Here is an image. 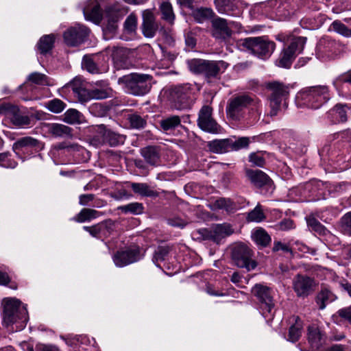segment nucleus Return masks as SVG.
Listing matches in <instances>:
<instances>
[{"label":"nucleus","instance_id":"f257e3e1","mask_svg":"<svg viewBox=\"0 0 351 351\" xmlns=\"http://www.w3.org/2000/svg\"><path fill=\"white\" fill-rule=\"evenodd\" d=\"M118 83L123 86L127 93L135 96H143L150 91L154 80L151 75L132 73L119 77Z\"/></svg>","mask_w":351,"mask_h":351},{"label":"nucleus","instance_id":"f03ea898","mask_svg":"<svg viewBox=\"0 0 351 351\" xmlns=\"http://www.w3.org/2000/svg\"><path fill=\"white\" fill-rule=\"evenodd\" d=\"M329 88L325 85H317L302 89L297 95L298 102L312 109H318L330 99Z\"/></svg>","mask_w":351,"mask_h":351},{"label":"nucleus","instance_id":"7ed1b4c3","mask_svg":"<svg viewBox=\"0 0 351 351\" xmlns=\"http://www.w3.org/2000/svg\"><path fill=\"white\" fill-rule=\"evenodd\" d=\"M191 71L196 74L204 75L207 82L213 78L219 79L221 74L224 73L228 63L223 60H206L202 59H192L187 61Z\"/></svg>","mask_w":351,"mask_h":351},{"label":"nucleus","instance_id":"20e7f679","mask_svg":"<svg viewBox=\"0 0 351 351\" xmlns=\"http://www.w3.org/2000/svg\"><path fill=\"white\" fill-rule=\"evenodd\" d=\"M239 45L263 60L269 58L276 48L275 43L265 36L248 37L241 39Z\"/></svg>","mask_w":351,"mask_h":351},{"label":"nucleus","instance_id":"39448f33","mask_svg":"<svg viewBox=\"0 0 351 351\" xmlns=\"http://www.w3.org/2000/svg\"><path fill=\"white\" fill-rule=\"evenodd\" d=\"M3 319L6 326L20 322V327L23 328L27 322V311L25 307L21 306L19 300L5 299Z\"/></svg>","mask_w":351,"mask_h":351},{"label":"nucleus","instance_id":"423d86ee","mask_svg":"<svg viewBox=\"0 0 351 351\" xmlns=\"http://www.w3.org/2000/svg\"><path fill=\"white\" fill-rule=\"evenodd\" d=\"M266 88L271 92L269 95L270 116H276L280 109L282 103L287 107V99L289 95L290 88L278 82H269Z\"/></svg>","mask_w":351,"mask_h":351},{"label":"nucleus","instance_id":"0eeeda50","mask_svg":"<svg viewBox=\"0 0 351 351\" xmlns=\"http://www.w3.org/2000/svg\"><path fill=\"white\" fill-rule=\"evenodd\" d=\"M95 130L96 134L92 138L91 143L95 146L107 143L111 147H116L125 143V135L112 131L104 124L96 125Z\"/></svg>","mask_w":351,"mask_h":351},{"label":"nucleus","instance_id":"6e6552de","mask_svg":"<svg viewBox=\"0 0 351 351\" xmlns=\"http://www.w3.org/2000/svg\"><path fill=\"white\" fill-rule=\"evenodd\" d=\"M258 101L247 94H241L232 97L226 106V114L232 120L240 119L243 111L249 106H258Z\"/></svg>","mask_w":351,"mask_h":351},{"label":"nucleus","instance_id":"1a4fd4ad","mask_svg":"<svg viewBox=\"0 0 351 351\" xmlns=\"http://www.w3.org/2000/svg\"><path fill=\"white\" fill-rule=\"evenodd\" d=\"M231 257L237 267L245 268L248 271L257 266V263L253 259L252 250L243 243L235 244L232 247Z\"/></svg>","mask_w":351,"mask_h":351},{"label":"nucleus","instance_id":"9d476101","mask_svg":"<svg viewBox=\"0 0 351 351\" xmlns=\"http://www.w3.org/2000/svg\"><path fill=\"white\" fill-rule=\"evenodd\" d=\"M317 282L313 278L304 274H298L292 279V289L295 295L304 299L311 295L317 289Z\"/></svg>","mask_w":351,"mask_h":351},{"label":"nucleus","instance_id":"9b49d317","mask_svg":"<svg viewBox=\"0 0 351 351\" xmlns=\"http://www.w3.org/2000/svg\"><path fill=\"white\" fill-rule=\"evenodd\" d=\"M234 232L232 226L228 223L217 224L213 230L200 228L193 232L197 239L212 240L218 243L222 238L231 235Z\"/></svg>","mask_w":351,"mask_h":351},{"label":"nucleus","instance_id":"f8f14e48","mask_svg":"<svg viewBox=\"0 0 351 351\" xmlns=\"http://www.w3.org/2000/svg\"><path fill=\"white\" fill-rule=\"evenodd\" d=\"M252 293L258 301L262 314L267 317L274 307L271 289L267 286L256 284L252 289Z\"/></svg>","mask_w":351,"mask_h":351},{"label":"nucleus","instance_id":"ddd939ff","mask_svg":"<svg viewBox=\"0 0 351 351\" xmlns=\"http://www.w3.org/2000/svg\"><path fill=\"white\" fill-rule=\"evenodd\" d=\"M0 114L9 119L16 126L24 127L30 123V117L15 105L10 103L0 104Z\"/></svg>","mask_w":351,"mask_h":351},{"label":"nucleus","instance_id":"4468645a","mask_svg":"<svg viewBox=\"0 0 351 351\" xmlns=\"http://www.w3.org/2000/svg\"><path fill=\"white\" fill-rule=\"evenodd\" d=\"M144 254L138 246H134L125 250L117 251L112 256V261L118 267H123L140 261Z\"/></svg>","mask_w":351,"mask_h":351},{"label":"nucleus","instance_id":"2eb2a0df","mask_svg":"<svg viewBox=\"0 0 351 351\" xmlns=\"http://www.w3.org/2000/svg\"><path fill=\"white\" fill-rule=\"evenodd\" d=\"M89 33V29L85 25L77 24L64 32V41L68 46L77 47L87 40Z\"/></svg>","mask_w":351,"mask_h":351},{"label":"nucleus","instance_id":"dca6fc26","mask_svg":"<svg viewBox=\"0 0 351 351\" xmlns=\"http://www.w3.org/2000/svg\"><path fill=\"white\" fill-rule=\"evenodd\" d=\"M191 94V88L189 85L178 86L171 89L170 101L176 109L186 108L190 106Z\"/></svg>","mask_w":351,"mask_h":351},{"label":"nucleus","instance_id":"f3484780","mask_svg":"<svg viewBox=\"0 0 351 351\" xmlns=\"http://www.w3.org/2000/svg\"><path fill=\"white\" fill-rule=\"evenodd\" d=\"M213 109L208 106H204L199 112L198 117V125L204 131L218 134L221 132V126L212 117Z\"/></svg>","mask_w":351,"mask_h":351},{"label":"nucleus","instance_id":"a211bd4d","mask_svg":"<svg viewBox=\"0 0 351 351\" xmlns=\"http://www.w3.org/2000/svg\"><path fill=\"white\" fill-rule=\"evenodd\" d=\"M83 229L93 237L104 241L114 231V221L108 219L91 226H84Z\"/></svg>","mask_w":351,"mask_h":351},{"label":"nucleus","instance_id":"6ab92c4d","mask_svg":"<svg viewBox=\"0 0 351 351\" xmlns=\"http://www.w3.org/2000/svg\"><path fill=\"white\" fill-rule=\"evenodd\" d=\"M246 176L255 187L264 188L267 191L274 189L273 181L265 172L258 169H248L246 171Z\"/></svg>","mask_w":351,"mask_h":351},{"label":"nucleus","instance_id":"aec40b11","mask_svg":"<svg viewBox=\"0 0 351 351\" xmlns=\"http://www.w3.org/2000/svg\"><path fill=\"white\" fill-rule=\"evenodd\" d=\"M64 88L71 90L74 96L82 104L91 100L90 90H88L85 88L80 78H74L71 82L68 83Z\"/></svg>","mask_w":351,"mask_h":351},{"label":"nucleus","instance_id":"412c9836","mask_svg":"<svg viewBox=\"0 0 351 351\" xmlns=\"http://www.w3.org/2000/svg\"><path fill=\"white\" fill-rule=\"evenodd\" d=\"M234 24L232 21L217 17L212 21L213 35L218 39L226 40L232 35L230 27Z\"/></svg>","mask_w":351,"mask_h":351},{"label":"nucleus","instance_id":"4be33fe9","mask_svg":"<svg viewBox=\"0 0 351 351\" xmlns=\"http://www.w3.org/2000/svg\"><path fill=\"white\" fill-rule=\"evenodd\" d=\"M142 32L146 38H153L158 30V25L155 16L151 10H145L142 13Z\"/></svg>","mask_w":351,"mask_h":351},{"label":"nucleus","instance_id":"5701e85b","mask_svg":"<svg viewBox=\"0 0 351 351\" xmlns=\"http://www.w3.org/2000/svg\"><path fill=\"white\" fill-rule=\"evenodd\" d=\"M102 0H88L83 8V13L86 20L95 23H99L102 19L101 1Z\"/></svg>","mask_w":351,"mask_h":351},{"label":"nucleus","instance_id":"b1692460","mask_svg":"<svg viewBox=\"0 0 351 351\" xmlns=\"http://www.w3.org/2000/svg\"><path fill=\"white\" fill-rule=\"evenodd\" d=\"M337 299V296L327 285H322L319 291L317 293L315 302L319 310H324L326 306Z\"/></svg>","mask_w":351,"mask_h":351},{"label":"nucleus","instance_id":"393cba45","mask_svg":"<svg viewBox=\"0 0 351 351\" xmlns=\"http://www.w3.org/2000/svg\"><path fill=\"white\" fill-rule=\"evenodd\" d=\"M307 339L312 351H317L325 343V335L315 324L308 326Z\"/></svg>","mask_w":351,"mask_h":351},{"label":"nucleus","instance_id":"a878e982","mask_svg":"<svg viewBox=\"0 0 351 351\" xmlns=\"http://www.w3.org/2000/svg\"><path fill=\"white\" fill-rule=\"evenodd\" d=\"M141 154L145 160L152 166L160 165V148L158 146H147L141 149Z\"/></svg>","mask_w":351,"mask_h":351},{"label":"nucleus","instance_id":"bb28decb","mask_svg":"<svg viewBox=\"0 0 351 351\" xmlns=\"http://www.w3.org/2000/svg\"><path fill=\"white\" fill-rule=\"evenodd\" d=\"M46 131L56 138H68L72 136V129L61 123H47Z\"/></svg>","mask_w":351,"mask_h":351},{"label":"nucleus","instance_id":"cd10ccee","mask_svg":"<svg viewBox=\"0 0 351 351\" xmlns=\"http://www.w3.org/2000/svg\"><path fill=\"white\" fill-rule=\"evenodd\" d=\"M337 44L328 38H322L317 46V53L323 56L332 57L336 53Z\"/></svg>","mask_w":351,"mask_h":351},{"label":"nucleus","instance_id":"c85d7f7f","mask_svg":"<svg viewBox=\"0 0 351 351\" xmlns=\"http://www.w3.org/2000/svg\"><path fill=\"white\" fill-rule=\"evenodd\" d=\"M130 187L135 194L142 197H157L159 193L145 182H132Z\"/></svg>","mask_w":351,"mask_h":351},{"label":"nucleus","instance_id":"c756f323","mask_svg":"<svg viewBox=\"0 0 351 351\" xmlns=\"http://www.w3.org/2000/svg\"><path fill=\"white\" fill-rule=\"evenodd\" d=\"M27 147L34 148L35 151L38 152L43 148V145L37 139L30 136L21 138L13 145L14 151Z\"/></svg>","mask_w":351,"mask_h":351},{"label":"nucleus","instance_id":"7c9ffc66","mask_svg":"<svg viewBox=\"0 0 351 351\" xmlns=\"http://www.w3.org/2000/svg\"><path fill=\"white\" fill-rule=\"evenodd\" d=\"M209 150L215 154L231 152L230 138L215 139L208 142Z\"/></svg>","mask_w":351,"mask_h":351},{"label":"nucleus","instance_id":"2f4dec72","mask_svg":"<svg viewBox=\"0 0 351 351\" xmlns=\"http://www.w3.org/2000/svg\"><path fill=\"white\" fill-rule=\"evenodd\" d=\"M180 125H181V119L177 115L167 117L160 121V126L166 134L171 133Z\"/></svg>","mask_w":351,"mask_h":351},{"label":"nucleus","instance_id":"473e14b6","mask_svg":"<svg viewBox=\"0 0 351 351\" xmlns=\"http://www.w3.org/2000/svg\"><path fill=\"white\" fill-rule=\"evenodd\" d=\"M100 216V212L92 209L84 208H82L78 214L73 217V221L77 223H84L86 221H90L93 219H97Z\"/></svg>","mask_w":351,"mask_h":351},{"label":"nucleus","instance_id":"72a5a7b5","mask_svg":"<svg viewBox=\"0 0 351 351\" xmlns=\"http://www.w3.org/2000/svg\"><path fill=\"white\" fill-rule=\"evenodd\" d=\"M288 42L289 44L285 48L293 52L295 56H297L303 51L306 42V38L302 36L291 37L288 39Z\"/></svg>","mask_w":351,"mask_h":351},{"label":"nucleus","instance_id":"f704fd0d","mask_svg":"<svg viewBox=\"0 0 351 351\" xmlns=\"http://www.w3.org/2000/svg\"><path fill=\"white\" fill-rule=\"evenodd\" d=\"M121 18V14L119 12L108 10L106 13V24L104 27L105 30L110 33L115 32Z\"/></svg>","mask_w":351,"mask_h":351},{"label":"nucleus","instance_id":"c9c22d12","mask_svg":"<svg viewBox=\"0 0 351 351\" xmlns=\"http://www.w3.org/2000/svg\"><path fill=\"white\" fill-rule=\"evenodd\" d=\"M172 248L168 245H159L154 251L152 261L154 263L160 267L159 263L165 261L168 259Z\"/></svg>","mask_w":351,"mask_h":351},{"label":"nucleus","instance_id":"e433bc0d","mask_svg":"<svg viewBox=\"0 0 351 351\" xmlns=\"http://www.w3.org/2000/svg\"><path fill=\"white\" fill-rule=\"evenodd\" d=\"M159 10L161 13V18L169 23L172 24L175 20V14L171 3L167 0L160 3Z\"/></svg>","mask_w":351,"mask_h":351},{"label":"nucleus","instance_id":"4c0bfd02","mask_svg":"<svg viewBox=\"0 0 351 351\" xmlns=\"http://www.w3.org/2000/svg\"><path fill=\"white\" fill-rule=\"evenodd\" d=\"M295 58L296 56L293 54V52H291L285 47L276 60V65L280 67L289 69Z\"/></svg>","mask_w":351,"mask_h":351},{"label":"nucleus","instance_id":"58836bf2","mask_svg":"<svg viewBox=\"0 0 351 351\" xmlns=\"http://www.w3.org/2000/svg\"><path fill=\"white\" fill-rule=\"evenodd\" d=\"M306 222L309 229L320 236H326L330 233L326 228L313 216L308 217Z\"/></svg>","mask_w":351,"mask_h":351},{"label":"nucleus","instance_id":"ea45409f","mask_svg":"<svg viewBox=\"0 0 351 351\" xmlns=\"http://www.w3.org/2000/svg\"><path fill=\"white\" fill-rule=\"evenodd\" d=\"M55 37L53 34L42 36L37 43L38 49L41 54H46L51 51L53 47Z\"/></svg>","mask_w":351,"mask_h":351},{"label":"nucleus","instance_id":"a19ab883","mask_svg":"<svg viewBox=\"0 0 351 351\" xmlns=\"http://www.w3.org/2000/svg\"><path fill=\"white\" fill-rule=\"evenodd\" d=\"M328 117H331L332 121L335 123L345 122L347 120L346 106L342 105H336L328 112Z\"/></svg>","mask_w":351,"mask_h":351},{"label":"nucleus","instance_id":"79ce46f5","mask_svg":"<svg viewBox=\"0 0 351 351\" xmlns=\"http://www.w3.org/2000/svg\"><path fill=\"white\" fill-rule=\"evenodd\" d=\"M253 241L261 247L267 246L271 242V237L263 228L255 230L252 234Z\"/></svg>","mask_w":351,"mask_h":351},{"label":"nucleus","instance_id":"37998d69","mask_svg":"<svg viewBox=\"0 0 351 351\" xmlns=\"http://www.w3.org/2000/svg\"><path fill=\"white\" fill-rule=\"evenodd\" d=\"M217 208L225 210L227 213H234L237 210L236 204L230 198L221 197L215 202Z\"/></svg>","mask_w":351,"mask_h":351},{"label":"nucleus","instance_id":"c03bdc74","mask_svg":"<svg viewBox=\"0 0 351 351\" xmlns=\"http://www.w3.org/2000/svg\"><path fill=\"white\" fill-rule=\"evenodd\" d=\"M195 20L199 23L213 17L215 13L211 8H201L195 10L193 13Z\"/></svg>","mask_w":351,"mask_h":351},{"label":"nucleus","instance_id":"a18cd8bd","mask_svg":"<svg viewBox=\"0 0 351 351\" xmlns=\"http://www.w3.org/2000/svg\"><path fill=\"white\" fill-rule=\"evenodd\" d=\"M302 326L300 322L296 321V322L291 326L289 328L287 340L295 343L299 340L302 335Z\"/></svg>","mask_w":351,"mask_h":351},{"label":"nucleus","instance_id":"49530a36","mask_svg":"<svg viewBox=\"0 0 351 351\" xmlns=\"http://www.w3.org/2000/svg\"><path fill=\"white\" fill-rule=\"evenodd\" d=\"M91 99H104L110 97L112 94V90L108 86L102 88L90 89Z\"/></svg>","mask_w":351,"mask_h":351},{"label":"nucleus","instance_id":"de8ad7c7","mask_svg":"<svg viewBox=\"0 0 351 351\" xmlns=\"http://www.w3.org/2000/svg\"><path fill=\"white\" fill-rule=\"evenodd\" d=\"M333 317L341 324L351 326V305L339 309Z\"/></svg>","mask_w":351,"mask_h":351},{"label":"nucleus","instance_id":"09e8293b","mask_svg":"<svg viewBox=\"0 0 351 351\" xmlns=\"http://www.w3.org/2000/svg\"><path fill=\"white\" fill-rule=\"evenodd\" d=\"M82 114L77 110L70 108L63 114V121L69 124L81 123Z\"/></svg>","mask_w":351,"mask_h":351},{"label":"nucleus","instance_id":"8fccbe9b","mask_svg":"<svg viewBox=\"0 0 351 351\" xmlns=\"http://www.w3.org/2000/svg\"><path fill=\"white\" fill-rule=\"evenodd\" d=\"M127 120L129 121L130 126L135 129L144 128L147 123L146 120L136 113L128 114Z\"/></svg>","mask_w":351,"mask_h":351},{"label":"nucleus","instance_id":"3c124183","mask_svg":"<svg viewBox=\"0 0 351 351\" xmlns=\"http://www.w3.org/2000/svg\"><path fill=\"white\" fill-rule=\"evenodd\" d=\"M66 106V104L60 99H53L46 104V108L53 113H60L62 112Z\"/></svg>","mask_w":351,"mask_h":351},{"label":"nucleus","instance_id":"603ef678","mask_svg":"<svg viewBox=\"0 0 351 351\" xmlns=\"http://www.w3.org/2000/svg\"><path fill=\"white\" fill-rule=\"evenodd\" d=\"M265 219V215L263 212L261 206L258 204L256 206L248 213L247 221L261 222Z\"/></svg>","mask_w":351,"mask_h":351},{"label":"nucleus","instance_id":"864d4df0","mask_svg":"<svg viewBox=\"0 0 351 351\" xmlns=\"http://www.w3.org/2000/svg\"><path fill=\"white\" fill-rule=\"evenodd\" d=\"M27 81L40 86L49 85V84L48 77L38 72H34L29 74L27 77Z\"/></svg>","mask_w":351,"mask_h":351},{"label":"nucleus","instance_id":"5fc2aeb1","mask_svg":"<svg viewBox=\"0 0 351 351\" xmlns=\"http://www.w3.org/2000/svg\"><path fill=\"white\" fill-rule=\"evenodd\" d=\"M250 143L249 137H240L238 139L233 140L230 138V148L232 151H238L241 149L247 148Z\"/></svg>","mask_w":351,"mask_h":351},{"label":"nucleus","instance_id":"6e6d98bb","mask_svg":"<svg viewBox=\"0 0 351 351\" xmlns=\"http://www.w3.org/2000/svg\"><path fill=\"white\" fill-rule=\"evenodd\" d=\"M137 16L132 13L125 19L123 27L127 33H134L137 29Z\"/></svg>","mask_w":351,"mask_h":351},{"label":"nucleus","instance_id":"4d7b16f0","mask_svg":"<svg viewBox=\"0 0 351 351\" xmlns=\"http://www.w3.org/2000/svg\"><path fill=\"white\" fill-rule=\"evenodd\" d=\"M11 156L8 152L0 153V166L3 168L14 169L18 163L13 159L10 158Z\"/></svg>","mask_w":351,"mask_h":351},{"label":"nucleus","instance_id":"13d9d810","mask_svg":"<svg viewBox=\"0 0 351 351\" xmlns=\"http://www.w3.org/2000/svg\"><path fill=\"white\" fill-rule=\"evenodd\" d=\"M331 27L332 29L345 37L351 36V29L348 28L346 25L341 23L340 21H335L332 23Z\"/></svg>","mask_w":351,"mask_h":351},{"label":"nucleus","instance_id":"bf43d9fd","mask_svg":"<svg viewBox=\"0 0 351 351\" xmlns=\"http://www.w3.org/2000/svg\"><path fill=\"white\" fill-rule=\"evenodd\" d=\"M82 66L90 73H99V68L93 58L90 56H84L82 59Z\"/></svg>","mask_w":351,"mask_h":351},{"label":"nucleus","instance_id":"052dcab7","mask_svg":"<svg viewBox=\"0 0 351 351\" xmlns=\"http://www.w3.org/2000/svg\"><path fill=\"white\" fill-rule=\"evenodd\" d=\"M341 230L347 235H351V212L345 214L341 219Z\"/></svg>","mask_w":351,"mask_h":351},{"label":"nucleus","instance_id":"680f3d73","mask_svg":"<svg viewBox=\"0 0 351 351\" xmlns=\"http://www.w3.org/2000/svg\"><path fill=\"white\" fill-rule=\"evenodd\" d=\"M121 209L125 213H131L137 215L143 212V206L141 203L133 202L122 206Z\"/></svg>","mask_w":351,"mask_h":351},{"label":"nucleus","instance_id":"e2e57ef3","mask_svg":"<svg viewBox=\"0 0 351 351\" xmlns=\"http://www.w3.org/2000/svg\"><path fill=\"white\" fill-rule=\"evenodd\" d=\"M344 83L351 84V70L341 74L332 82V84L336 88H340Z\"/></svg>","mask_w":351,"mask_h":351},{"label":"nucleus","instance_id":"0e129e2a","mask_svg":"<svg viewBox=\"0 0 351 351\" xmlns=\"http://www.w3.org/2000/svg\"><path fill=\"white\" fill-rule=\"evenodd\" d=\"M249 161L254 165L262 167L265 163V160L261 153H252L249 156Z\"/></svg>","mask_w":351,"mask_h":351},{"label":"nucleus","instance_id":"69168bd1","mask_svg":"<svg viewBox=\"0 0 351 351\" xmlns=\"http://www.w3.org/2000/svg\"><path fill=\"white\" fill-rule=\"evenodd\" d=\"M230 0H215V5L219 13H228L230 10Z\"/></svg>","mask_w":351,"mask_h":351},{"label":"nucleus","instance_id":"338daca9","mask_svg":"<svg viewBox=\"0 0 351 351\" xmlns=\"http://www.w3.org/2000/svg\"><path fill=\"white\" fill-rule=\"evenodd\" d=\"M277 228L280 230L286 231L293 228V221L290 219H285L280 221L277 225Z\"/></svg>","mask_w":351,"mask_h":351},{"label":"nucleus","instance_id":"774afa93","mask_svg":"<svg viewBox=\"0 0 351 351\" xmlns=\"http://www.w3.org/2000/svg\"><path fill=\"white\" fill-rule=\"evenodd\" d=\"M95 198L94 194H82L79 196V204L83 206L90 205Z\"/></svg>","mask_w":351,"mask_h":351}]
</instances>
